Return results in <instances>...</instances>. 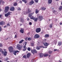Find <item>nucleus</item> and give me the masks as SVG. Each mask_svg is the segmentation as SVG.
I'll return each mask as SVG.
<instances>
[{
	"label": "nucleus",
	"instance_id": "obj_1",
	"mask_svg": "<svg viewBox=\"0 0 62 62\" xmlns=\"http://www.w3.org/2000/svg\"><path fill=\"white\" fill-rule=\"evenodd\" d=\"M31 10L29 8L28 9V12H27L26 13H25V14H29L28 17H30V18L31 20H34L35 18V17H33V16H31L33 14H34V12H33L31 14Z\"/></svg>",
	"mask_w": 62,
	"mask_h": 62
},
{
	"label": "nucleus",
	"instance_id": "obj_2",
	"mask_svg": "<svg viewBox=\"0 0 62 62\" xmlns=\"http://www.w3.org/2000/svg\"><path fill=\"white\" fill-rule=\"evenodd\" d=\"M8 49L10 53H11V52H13V47L11 46L10 47H9Z\"/></svg>",
	"mask_w": 62,
	"mask_h": 62
},
{
	"label": "nucleus",
	"instance_id": "obj_3",
	"mask_svg": "<svg viewBox=\"0 0 62 62\" xmlns=\"http://www.w3.org/2000/svg\"><path fill=\"white\" fill-rule=\"evenodd\" d=\"M41 31V29L40 28H37L36 30V31L37 33H39Z\"/></svg>",
	"mask_w": 62,
	"mask_h": 62
},
{
	"label": "nucleus",
	"instance_id": "obj_4",
	"mask_svg": "<svg viewBox=\"0 0 62 62\" xmlns=\"http://www.w3.org/2000/svg\"><path fill=\"white\" fill-rule=\"evenodd\" d=\"M9 8L8 7H5V13H6V12H8Z\"/></svg>",
	"mask_w": 62,
	"mask_h": 62
},
{
	"label": "nucleus",
	"instance_id": "obj_5",
	"mask_svg": "<svg viewBox=\"0 0 62 62\" xmlns=\"http://www.w3.org/2000/svg\"><path fill=\"white\" fill-rule=\"evenodd\" d=\"M39 35L38 34H36L34 37V39H39Z\"/></svg>",
	"mask_w": 62,
	"mask_h": 62
},
{
	"label": "nucleus",
	"instance_id": "obj_6",
	"mask_svg": "<svg viewBox=\"0 0 62 62\" xmlns=\"http://www.w3.org/2000/svg\"><path fill=\"white\" fill-rule=\"evenodd\" d=\"M31 51L33 54H34V53H37V51L35 49H33H33H31Z\"/></svg>",
	"mask_w": 62,
	"mask_h": 62
},
{
	"label": "nucleus",
	"instance_id": "obj_7",
	"mask_svg": "<svg viewBox=\"0 0 62 62\" xmlns=\"http://www.w3.org/2000/svg\"><path fill=\"white\" fill-rule=\"evenodd\" d=\"M11 13V12H8L7 13L5 14V17H8V16H9V15H10Z\"/></svg>",
	"mask_w": 62,
	"mask_h": 62
},
{
	"label": "nucleus",
	"instance_id": "obj_8",
	"mask_svg": "<svg viewBox=\"0 0 62 62\" xmlns=\"http://www.w3.org/2000/svg\"><path fill=\"white\" fill-rule=\"evenodd\" d=\"M1 53L2 54H3L4 56H6L7 55V52L6 51H5V52L2 51Z\"/></svg>",
	"mask_w": 62,
	"mask_h": 62
},
{
	"label": "nucleus",
	"instance_id": "obj_9",
	"mask_svg": "<svg viewBox=\"0 0 62 62\" xmlns=\"http://www.w3.org/2000/svg\"><path fill=\"white\" fill-rule=\"evenodd\" d=\"M43 19V18L42 17V16H39L38 17V20L39 21H41V20Z\"/></svg>",
	"mask_w": 62,
	"mask_h": 62
},
{
	"label": "nucleus",
	"instance_id": "obj_10",
	"mask_svg": "<svg viewBox=\"0 0 62 62\" xmlns=\"http://www.w3.org/2000/svg\"><path fill=\"white\" fill-rule=\"evenodd\" d=\"M34 3V1H33L32 0L31 1H30L29 3V5H30V6H31L32 4H33Z\"/></svg>",
	"mask_w": 62,
	"mask_h": 62
},
{
	"label": "nucleus",
	"instance_id": "obj_11",
	"mask_svg": "<svg viewBox=\"0 0 62 62\" xmlns=\"http://www.w3.org/2000/svg\"><path fill=\"white\" fill-rule=\"evenodd\" d=\"M13 51V54L14 55H16V53H18V52H19V51L18 50H16V51Z\"/></svg>",
	"mask_w": 62,
	"mask_h": 62
},
{
	"label": "nucleus",
	"instance_id": "obj_12",
	"mask_svg": "<svg viewBox=\"0 0 62 62\" xmlns=\"http://www.w3.org/2000/svg\"><path fill=\"white\" fill-rule=\"evenodd\" d=\"M5 24V23L4 22L2 21L0 22V25H4Z\"/></svg>",
	"mask_w": 62,
	"mask_h": 62
},
{
	"label": "nucleus",
	"instance_id": "obj_13",
	"mask_svg": "<svg viewBox=\"0 0 62 62\" xmlns=\"http://www.w3.org/2000/svg\"><path fill=\"white\" fill-rule=\"evenodd\" d=\"M10 10L11 11H14V7H11L10 8Z\"/></svg>",
	"mask_w": 62,
	"mask_h": 62
},
{
	"label": "nucleus",
	"instance_id": "obj_14",
	"mask_svg": "<svg viewBox=\"0 0 62 62\" xmlns=\"http://www.w3.org/2000/svg\"><path fill=\"white\" fill-rule=\"evenodd\" d=\"M30 55H31V54L30 53H27V56L28 58H29Z\"/></svg>",
	"mask_w": 62,
	"mask_h": 62
},
{
	"label": "nucleus",
	"instance_id": "obj_15",
	"mask_svg": "<svg viewBox=\"0 0 62 62\" xmlns=\"http://www.w3.org/2000/svg\"><path fill=\"white\" fill-rule=\"evenodd\" d=\"M43 44H44V46H48L49 45V44L47 43L46 42L44 43Z\"/></svg>",
	"mask_w": 62,
	"mask_h": 62
},
{
	"label": "nucleus",
	"instance_id": "obj_16",
	"mask_svg": "<svg viewBox=\"0 0 62 62\" xmlns=\"http://www.w3.org/2000/svg\"><path fill=\"white\" fill-rule=\"evenodd\" d=\"M17 48H18V49H21V46H20V45H17Z\"/></svg>",
	"mask_w": 62,
	"mask_h": 62
},
{
	"label": "nucleus",
	"instance_id": "obj_17",
	"mask_svg": "<svg viewBox=\"0 0 62 62\" xmlns=\"http://www.w3.org/2000/svg\"><path fill=\"white\" fill-rule=\"evenodd\" d=\"M41 47H42V46H40V47L37 46V47L36 49L37 50H39V49H40V48H41Z\"/></svg>",
	"mask_w": 62,
	"mask_h": 62
},
{
	"label": "nucleus",
	"instance_id": "obj_18",
	"mask_svg": "<svg viewBox=\"0 0 62 62\" xmlns=\"http://www.w3.org/2000/svg\"><path fill=\"white\" fill-rule=\"evenodd\" d=\"M38 18H36L35 17L33 20H34L35 22H37V21H38Z\"/></svg>",
	"mask_w": 62,
	"mask_h": 62
},
{
	"label": "nucleus",
	"instance_id": "obj_19",
	"mask_svg": "<svg viewBox=\"0 0 62 62\" xmlns=\"http://www.w3.org/2000/svg\"><path fill=\"white\" fill-rule=\"evenodd\" d=\"M49 37V35L48 34H46L45 35V38H48Z\"/></svg>",
	"mask_w": 62,
	"mask_h": 62
},
{
	"label": "nucleus",
	"instance_id": "obj_20",
	"mask_svg": "<svg viewBox=\"0 0 62 62\" xmlns=\"http://www.w3.org/2000/svg\"><path fill=\"white\" fill-rule=\"evenodd\" d=\"M52 2V0H48V2L49 4H51Z\"/></svg>",
	"mask_w": 62,
	"mask_h": 62
},
{
	"label": "nucleus",
	"instance_id": "obj_21",
	"mask_svg": "<svg viewBox=\"0 0 62 62\" xmlns=\"http://www.w3.org/2000/svg\"><path fill=\"white\" fill-rule=\"evenodd\" d=\"M46 9V8L44 7H42L41 8V9L42 10H45Z\"/></svg>",
	"mask_w": 62,
	"mask_h": 62
},
{
	"label": "nucleus",
	"instance_id": "obj_22",
	"mask_svg": "<svg viewBox=\"0 0 62 62\" xmlns=\"http://www.w3.org/2000/svg\"><path fill=\"white\" fill-rule=\"evenodd\" d=\"M22 1H23V2H24L25 4H26L27 2V1L25 0H22Z\"/></svg>",
	"mask_w": 62,
	"mask_h": 62
},
{
	"label": "nucleus",
	"instance_id": "obj_23",
	"mask_svg": "<svg viewBox=\"0 0 62 62\" xmlns=\"http://www.w3.org/2000/svg\"><path fill=\"white\" fill-rule=\"evenodd\" d=\"M39 56L40 57H43V54L42 53H40V54Z\"/></svg>",
	"mask_w": 62,
	"mask_h": 62
},
{
	"label": "nucleus",
	"instance_id": "obj_24",
	"mask_svg": "<svg viewBox=\"0 0 62 62\" xmlns=\"http://www.w3.org/2000/svg\"><path fill=\"white\" fill-rule=\"evenodd\" d=\"M25 45L23 46L24 48H25L26 47V46H25L26 45V44H27V43L26 42H25Z\"/></svg>",
	"mask_w": 62,
	"mask_h": 62
},
{
	"label": "nucleus",
	"instance_id": "obj_25",
	"mask_svg": "<svg viewBox=\"0 0 62 62\" xmlns=\"http://www.w3.org/2000/svg\"><path fill=\"white\" fill-rule=\"evenodd\" d=\"M39 11L38 10L36 9V11H35V12H36V14H38V12H39Z\"/></svg>",
	"mask_w": 62,
	"mask_h": 62
},
{
	"label": "nucleus",
	"instance_id": "obj_26",
	"mask_svg": "<svg viewBox=\"0 0 62 62\" xmlns=\"http://www.w3.org/2000/svg\"><path fill=\"white\" fill-rule=\"evenodd\" d=\"M23 40H22L20 41H19V43H22L23 42Z\"/></svg>",
	"mask_w": 62,
	"mask_h": 62
},
{
	"label": "nucleus",
	"instance_id": "obj_27",
	"mask_svg": "<svg viewBox=\"0 0 62 62\" xmlns=\"http://www.w3.org/2000/svg\"><path fill=\"white\" fill-rule=\"evenodd\" d=\"M17 5V3L16 2L14 3V6H16Z\"/></svg>",
	"mask_w": 62,
	"mask_h": 62
},
{
	"label": "nucleus",
	"instance_id": "obj_28",
	"mask_svg": "<svg viewBox=\"0 0 62 62\" xmlns=\"http://www.w3.org/2000/svg\"><path fill=\"white\" fill-rule=\"evenodd\" d=\"M61 45H62V43L60 42H59L58 43V45L60 46Z\"/></svg>",
	"mask_w": 62,
	"mask_h": 62
},
{
	"label": "nucleus",
	"instance_id": "obj_29",
	"mask_svg": "<svg viewBox=\"0 0 62 62\" xmlns=\"http://www.w3.org/2000/svg\"><path fill=\"white\" fill-rule=\"evenodd\" d=\"M27 50L28 51H31V48H30L29 47L27 48Z\"/></svg>",
	"mask_w": 62,
	"mask_h": 62
},
{
	"label": "nucleus",
	"instance_id": "obj_30",
	"mask_svg": "<svg viewBox=\"0 0 62 62\" xmlns=\"http://www.w3.org/2000/svg\"><path fill=\"white\" fill-rule=\"evenodd\" d=\"M24 20L23 18H21V22L22 23H23V21Z\"/></svg>",
	"mask_w": 62,
	"mask_h": 62
},
{
	"label": "nucleus",
	"instance_id": "obj_31",
	"mask_svg": "<svg viewBox=\"0 0 62 62\" xmlns=\"http://www.w3.org/2000/svg\"><path fill=\"white\" fill-rule=\"evenodd\" d=\"M20 31L22 33H23V30H21Z\"/></svg>",
	"mask_w": 62,
	"mask_h": 62
},
{
	"label": "nucleus",
	"instance_id": "obj_32",
	"mask_svg": "<svg viewBox=\"0 0 62 62\" xmlns=\"http://www.w3.org/2000/svg\"><path fill=\"white\" fill-rule=\"evenodd\" d=\"M53 53V52L52 51H49V54H52V53Z\"/></svg>",
	"mask_w": 62,
	"mask_h": 62
},
{
	"label": "nucleus",
	"instance_id": "obj_33",
	"mask_svg": "<svg viewBox=\"0 0 62 62\" xmlns=\"http://www.w3.org/2000/svg\"><path fill=\"white\" fill-rule=\"evenodd\" d=\"M52 26H53V24H50V26H49V27H50V28H52Z\"/></svg>",
	"mask_w": 62,
	"mask_h": 62
},
{
	"label": "nucleus",
	"instance_id": "obj_34",
	"mask_svg": "<svg viewBox=\"0 0 62 62\" xmlns=\"http://www.w3.org/2000/svg\"><path fill=\"white\" fill-rule=\"evenodd\" d=\"M48 55V54H44V57H46Z\"/></svg>",
	"mask_w": 62,
	"mask_h": 62
},
{
	"label": "nucleus",
	"instance_id": "obj_35",
	"mask_svg": "<svg viewBox=\"0 0 62 62\" xmlns=\"http://www.w3.org/2000/svg\"><path fill=\"white\" fill-rule=\"evenodd\" d=\"M62 7L61 6L59 8V10H62Z\"/></svg>",
	"mask_w": 62,
	"mask_h": 62
},
{
	"label": "nucleus",
	"instance_id": "obj_36",
	"mask_svg": "<svg viewBox=\"0 0 62 62\" xmlns=\"http://www.w3.org/2000/svg\"><path fill=\"white\" fill-rule=\"evenodd\" d=\"M31 45L32 46H34V44L33 43H31Z\"/></svg>",
	"mask_w": 62,
	"mask_h": 62
},
{
	"label": "nucleus",
	"instance_id": "obj_37",
	"mask_svg": "<svg viewBox=\"0 0 62 62\" xmlns=\"http://www.w3.org/2000/svg\"><path fill=\"white\" fill-rule=\"evenodd\" d=\"M27 48L26 47L25 48H24L23 49V51H25L26 50Z\"/></svg>",
	"mask_w": 62,
	"mask_h": 62
},
{
	"label": "nucleus",
	"instance_id": "obj_38",
	"mask_svg": "<svg viewBox=\"0 0 62 62\" xmlns=\"http://www.w3.org/2000/svg\"><path fill=\"white\" fill-rule=\"evenodd\" d=\"M23 58H26V55H24L23 56Z\"/></svg>",
	"mask_w": 62,
	"mask_h": 62
},
{
	"label": "nucleus",
	"instance_id": "obj_39",
	"mask_svg": "<svg viewBox=\"0 0 62 62\" xmlns=\"http://www.w3.org/2000/svg\"><path fill=\"white\" fill-rule=\"evenodd\" d=\"M35 1L36 3H38L39 0H35Z\"/></svg>",
	"mask_w": 62,
	"mask_h": 62
},
{
	"label": "nucleus",
	"instance_id": "obj_40",
	"mask_svg": "<svg viewBox=\"0 0 62 62\" xmlns=\"http://www.w3.org/2000/svg\"><path fill=\"white\" fill-rule=\"evenodd\" d=\"M53 13H55V12H57V11H55L54 10H53Z\"/></svg>",
	"mask_w": 62,
	"mask_h": 62
},
{
	"label": "nucleus",
	"instance_id": "obj_41",
	"mask_svg": "<svg viewBox=\"0 0 62 62\" xmlns=\"http://www.w3.org/2000/svg\"><path fill=\"white\" fill-rule=\"evenodd\" d=\"M28 40H31V38H28Z\"/></svg>",
	"mask_w": 62,
	"mask_h": 62
},
{
	"label": "nucleus",
	"instance_id": "obj_42",
	"mask_svg": "<svg viewBox=\"0 0 62 62\" xmlns=\"http://www.w3.org/2000/svg\"><path fill=\"white\" fill-rule=\"evenodd\" d=\"M18 10H20L21 9V8H17Z\"/></svg>",
	"mask_w": 62,
	"mask_h": 62
},
{
	"label": "nucleus",
	"instance_id": "obj_43",
	"mask_svg": "<svg viewBox=\"0 0 62 62\" xmlns=\"http://www.w3.org/2000/svg\"><path fill=\"white\" fill-rule=\"evenodd\" d=\"M2 31V28L0 26V32H1Z\"/></svg>",
	"mask_w": 62,
	"mask_h": 62
},
{
	"label": "nucleus",
	"instance_id": "obj_44",
	"mask_svg": "<svg viewBox=\"0 0 62 62\" xmlns=\"http://www.w3.org/2000/svg\"><path fill=\"white\" fill-rule=\"evenodd\" d=\"M2 46V45L1 43H0V47H1Z\"/></svg>",
	"mask_w": 62,
	"mask_h": 62
},
{
	"label": "nucleus",
	"instance_id": "obj_45",
	"mask_svg": "<svg viewBox=\"0 0 62 62\" xmlns=\"http://www.w3.org/2000/svg\"><path fill=\"white\" fill-rule=\"evenodd\" d=\"M29 24L30 25H31L32 24V23L30 22L29 23Z\"/></svg>",
	"mask_w": 62,
	"mask_h": 62
},
{
	"label": "nucleus",
	"instance_id": "obj_46",
	"mask_svg": "<svg viewBox=\"0 0 62 62\" xmlns=\"http://www.w3.org/2000/svg\"><path fill=\"white\" fill-rule=\"evenodd\" d=\"M30 32H29L27 34L29 36L30 35Z\"/></svg>",
	"mask_w": 62,
	"mask_h": 62
},
{
	"label": "nucleus",
	"instance_id": "obj_47",
	"mask_svg": "<svg viewBox=\"0 0 62 62\" xmlns=\"http://www.w3.org/2000/svg\"><path fill=\"white\" fill-rule=\"evenodd\" d=\"M17 38V35H16L15 36V38Z\"/></svg>",
	"mask_w": 62,
	"mask_h": 62
},
{
	"label": "nucleus",
	"instance_id": "obj_48",
	"mask_svg": "<svg viewBox=\"0 0 62 62\" xmlns=\"http://www.w3.org/2000/svg\"><path fill=\"white\" fill-rule=\"evenodd\" d=\"M2 49L1 48H0V52L2 51Z\"/></svg>",
	"mask_w": 62,
	"mask_h": 62
},
{
	"label": "nucleus",
	"instance_id": "obj_49",
	"mask_svg": "<svg viewBox=\"0 0 62 62\" xmlns=\"http://www.w3.org/2000/svg\"><path fill=\"white\" fill-rule=\"evenodd\" d=\"M54 51H57V50L56 49H54Z\"/></svg>",
	"mask_w": 62,
	"mask_h": 62
},
{
	"label": "nucleus",
	"instance_id": "obj_50",
	"mask_svg": "<svg viewBox=\"0 0 62 62\" xmlns=\"http://www.w3.org/2000/svg\"><path fill=\"white\" fill-rule=\"evenodd\" d=\"M2 2V1L1 0H0V4H1V3Z\"/></svg>",
	"mask_w": 62,
	"mask_h": 62
},
{
	"label": "nucleus",
	"instance_id": "obj_51",
	"mask_svg": "<svg viewBox=\"0 0 62 62\" xmlns=\"http://www.w3.org/2000/svg\"><path fill=\"white\" fill-rule=\"evenodd\" d=\"M60 25H62V23H61H61H60Z\"/></svg>",
	"mask_w": 62,
	"mask_h": 62
},
{
	"label": "nucleus",
	"instance_id": "obj_52",
	"mask_svg": "<svg viewBox=\"0 0 62 62\" xmlns=\"http://www.w3.org/2000/svg\"><path fill=\"white\" fill-rule=\"evenodd\" d=\"M7 26H4V28H6V27H7Z\"/></svg>",
	"mask_w": 62,
	"mask_h": 62
},
{
	"label": "nucleus",
	"instance_id": "obj_53",
	"mask_svg": "<svg viewBox=\"0 0 62 62\" xmlns=\"http://www.w3.org/2000/svg\"><path fill=\"white\" fill-rule=\"evenodd\" d=\"M8 60V59L7 58L6 59H5V61H7Z\"/></svg>",
	"mask_w": 62,
	"mask_h": 62
},
{
	"label": "nucleus",
	"instance_id": "obj_54",
	"mask_svg": "<svg viewBox=\"0 0 62 62\" xmlns=\"http://www.w3.org/2000/svg\"><path fill=\"white\" fill-rule=\"evenodd\" d=\"M2 15H0V18H1V17H2Z\"/></svg>",
	"mask_w": 62,
	"mask_h": 62
},
{
	"label": "nucleus",
	"instance_id": "obj_55",
	"mask_svg": "<svg viewBox=\"0 0 62 62\" xmlns=\"http://www.w3.org/2000/svg\"><path fill=\"white\" fill-rule=\"evenodd\" d=\"M7 25L9 26L10 25H9V23H8L7 24Z\"/></svg>",
	"mask_w": 62,
	"mask_h": 62
},
{
	"label": "nucleus",
	"instance_id": "obj_56",
	"mask_svg": "<svg viewBox=\"0 0 62 62\" xmlns=\"http://www.w3.org/2000/svg\"><path fill=\"white\" fill-rule=\"evenodd\" d=\"M2 4H5V2L4 1H3L2 2Z\"/></svg>",
	"mask_w": 62,
	"mask_h": 62
},
{
	"label": "nucleus",
	"instance_id": "obj_57",
	"mask_svg": "<svg viewBox=\"0 0 62 62\" xmlns=\"http://www.w3.org/2000/svg\"><path fill=\"white\" fill-rule=\"evenodd\" d=\"M20 3H22V1H20Z\"/></svg>",
	"mask_w": 62,
	"mask_h": 62
},
{
	"label": "nucleus",
	"instance_id": "obj_58",
	"mask_svg": "<svg viewBox=\"0 0 62 62\" xmlns=\"http://www.w3.org/2000/svg\"><path fill=\"white\" fill-rule=\"evenodd\" d=\"M37 15L38 16H39V14H38Z\"/></svg>",
	"mask_w": 62,
	"mask_h": 62
},
{
	"label": "nucleus",
	"instance_id": "obj_59",
	"mask_svg": "<svg viewBox=\"0 0 62 62\" xmlns=\"http://www.w3.org/2000/svg\"><path fill=\"white\" fill-rule=\"evenodd\" d=\"M27 21H29V18H28L27 19Z\"/></svg>",
	"mask_w": 62,
	"mask_h": 62
},
{
	"label": "nucleus",
	"instance_id": "obj_60",
	"mask_svg": "<svg viewBox=\"0 0 62 62\" xmlns=\"http://www.w3.org/2000/svg\"><path fill=\"white\" fill-rule=\"evenodd\" d=\"M22 25V24H20V26H21V25Z\"/></svg>",
	"mask_w": 62,
	"mask_h": 62
},
{
	"label": "nucleus",
	"instance_id": "obj_61",
	"mask_svg": "<svg viewBox=\"0 0 62 62\" xmlns=\"http://www.w3.org/2000/svg\"><path fill=\"white\" fill-rule=\"evenodd\" d=\"M50 56H51V55H49V57H50Z\"/></svg>",
	"mask_w": 62,
	"mask_h": 62
},
{
	"label": "nucleus",
	"instance_id": "obj_62",
	"mask_svg": "<svg viewBox=\"0 0 62 62\" xmlns=\"http://www.w3.org/2000/svg\"><path fill=\"white\" fill-rule=\"evenodd\" d=\"M0 62H2V61H0Z\"/></svg>",
	"mask_w": 62,
	"mask_h": 62
},
{
	"label": "nucleus",
	"instance_id": "obj_63",
	"mask_svg": "<svg viewBox=\"0 0 62 62\" xmlns=\"http://www.w3.org/2000/svg\"><path fill=\"white\" fill-rule=\"evenodd\" d=\"M4 51H6V49H4Z\"/></svg>",
	"mask_w": 62,
	"mask_h": 62
},
{
	"label": "nucleus",
	"instance_id": "obj_64",
	"mask_svg": "<svg viewBox=\"0 0 62 62\" xmlns=\"http://www.w3.org/2000/svg\"><path fill=\"white\" fill-rule=\"evenodd\" d=\"M61 5H62V3H61Z\"/></svg>",
	"mask_w": 62,
	"mask_h": 62
}]
</instances>
